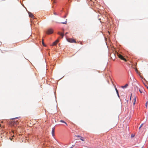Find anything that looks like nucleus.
Returning <instances> with one entry per match:
<instances>
[{
  "label": "nucleus",
  "mask_w": 148,
  "mask_h": 148,
  "mask_svg": "<svg viewBox=\"0 0 148 148\" xmlns=\"http://www.w3.org/2000/svg\"><path fill=\"white\" fill-rule=\"evenodd\" d=\"M98 12L99 13V14L98 15V18L100 21L101 23V14L102 13V11L101 9H99L97 10Z\"/></svg>",
  "instance_id": "f257e3e1"
},
{
  "label": "nucleus",
  "mask_w": 148,
  "mask_h": 148,
  "mask_svg": "<svg viewBox=\"0 0 148 148\" xmlns=\"http://www.w3.org/2000/svg\"><path fill=\"white\" fill-rule=\"evenodd\" d=\"M53 30L52 29H48L46 33L47 34H51L53 33Z\"/></svg>",
  "instance_id": "f03ea898"
},
{
  "label": "nucleus",
  "mask_w": 148,
  "mask_h": 148,
  "mask_svg": "<svg viewBox=\"0 0 148 148\" xmlns=\"http://www.w3.org/2000/svg\"><path fill=\"white\" fill-rule=\"evenodd\" d=\"M18 122L17 121H14L12 122V124L15 127V125L18 124Z\"/></svg>",
  "instance_id": "7ed1b4c3"
},
{
  "label": "nucleus",
  "mask_w": 148,
  "mask_h": 148,
  "mask_svg": "<svg viewBox=\"0 0 148 148\" xmlns=\"http://www.w3.org/2000/svg\"><path fill=\"white\" fill-rule=\"evenodd\" d=\"M67 41L71 43L75 42L76 43V42L75 40L73 39H71V38H69L67 39Z\"/></svg>",
  "instance_id": "20e7f679"
},
{
  "label": "nucleus",
  "mask_w": 148,
  "mask_h": 148,
  "mask_svg": "<svg viewBox=\"0 0 148 148\" xmlns=\"http://www.w3.org/2000/svg\"><path fill=\"white\" fill-rule=\"evenodd\" d=\"M118 57H119V58H120L121 59L123 60L125 62H126L127 61L126 60L125 58H123V56H122L121 55L119 54L118 55Z\"/></svg>",
  "instance_id": "39448f33"
},
{
  "label": "nucleus",
  "mask_w": 148,
  "mask_h": 148,
  "mask_svg": "<svg viewBox=\"0 0 148 148\" xmlns=\"http://www.w3.org/2000/svg\"><path fill=\"white\" fill-rule=\"evenodd\" d=\"M58 42H59V40H57L55 42H54L53 43V45H56L57 44V43Z\"/></svg>",
  "instance_id": "423d86ee"
},
{
  "label": "nucleus",
  "mask_w": 148,
  "mask_h": 148,
  "mask_svg": "<svg viewBox=\"0 0 148 148\" xmlns=\"http://www.w3.org/2000/svg\"><path fill=\"white\" fill-rule=\"evenodd\" d=\"M29 16L30 17H31V18H34V15H33V14H32L31 13H29Z\"/></svg>",
  "instance_id": "0eeeda50"
},
{
  "label": "nucleus",
  "mask_w": 148,
  "mask_h": 148,
  "mask_svg": "<svg viewBox=\"0 0 148 148\" xmlns=\"http://www.w3.org/2000/svg\"><path fill=\"white\" fill-rule=\"evenodd\" d=\"M54 130L55 128L54 127L53 128L52 131V134L53 136L54 135Z\"/></svg>",
  "instance_id": "6e6552de"
},
{
  "label": "nucleus",
  "mask_w": 148,
  "mask_h": 148,
  "mask_svg": "<svg viewBox=\"0 0 148 148\" xmlns=\"http://www.w3.org/2000/svg\"><path fill=\"white\" fill-rule=\"evenodd\" d=\"M58 34L60 35L61 36H62V38L63 37V36H64V34L63 33H61L60 32H58Z\"/></svg>",
  "instance_id": "1a4fd4ad"
},
{
  "label": "nucleus",
  "mask_w": 148,
  "mask_h": 148,
  "mask_svg": "<svg viewBox=\"0 0 148 148\" xmlns=\"http://www.w3.org/2000/svg\"><path fill=\"white\" fill-rule=\"evenodd\" d=\"M127 86H128V84H125L124 86H122V88H126L127 87Z\"/></svg>",
  "instance_id": "9d476101"
},
{
  "label": "nucleus",
  "mask_w": 148,
  "mask_h": 148,
  "mask_svg": "<svg viewBox=\"0 0 148 148\" xmlns=\"http://www.w3.org/2000/svg\"><path fill=\"white\" fill-rule=\"evenodd\" d=\"M60 122H61L64 123L65 124H66L67 125V123L65 122L64 121H63V120H60Z\"/></svg>",
  "instance_id": "9b49d317"
},
{
  "label": "nucleus",
  "mask_w": 148,
  "mask_h": 148,
  "mask_svg": "<svg viewBox=\"0 0 148 148\" xmlns=\"http://www.w3.org/2000/svg\"><path fill=\"white\" fill-rule=\"evenodd\" d=\"M115 90H116V93L117 94V95H118V93H119V92H118V90H117V89L116 88V87L115 86Z\"/></svg>",
  "instance_id": "f8f14e48"
},
{
  "label": "nucleus",
  "mask_w": 148,
  "mask_h": 148,
  "mask_svg": "<svg viewBox=\"0 0 148 148\" xmlns=\"http://www.w3.org/2000/svg\"><path fill=\"white\" fill-rule=\"evenodd\" d=\"M80 139L82 141H84V138L82 137H80Z\"/></svg>",
  "instance_id": "ddd939ff"
},
{
  "label": "nucleus",
  "mask_w": 148,
  "mask_h": 148,
  "mask_svg": "<svg viewBox=\"0 0 148 148\" xmlns=\"http://www.w3.org/2000/svg\"><path fill=\"white\" fill-rule=\"evenodd\" d=\"M136 101V98H135V97L134 101L133 102V105H134L135 104Z\"/></svg>",
  "instance_id": "4468645a"
},
{
  "label": "nucleus",
  "mask_w": 148,
  "mask_h": 148,
  "mask_svg": "<svg viewBox=\"0 0 148 148\" xmlns=\"http://www.w3.org/2000/svg\"><path fill=\"white\" fill-rule=\"evenodd\" d=\"M42 44L43 46H45V44L44 43L43 39H42Z\"/></svg>",
  "instance_id": "2eb2a0df"
},
{
  "label": "nucleus",
  "mask_w": 148,
  "mask_h": 148,
  "mask_svg": "<svg viewBox=\"0 0 148 148\" xmlns=\"http://www.w3.org/2000/svg\"><path fill=\"white\" fill-rule=\"evenodd\" d=\"M61 23L63 24H66L67 23V21H65V22H62Z\"/></svg>",
  "instance_id": "dca6fc26"
},
{
  "label": "nucleus",
  "mask_w": 148,
  "mask_h": 148,
  "mask_svg": "<svg viewBox=\"0 0 148 148\" xmlns=\"http://www.w3.org/2000/svg\"><path fill=\"white\" fill-rule=\"evenodd\" d=\"M148 103V102L147 101L145 104V106L147 108V104Z\"/></svg>",
  "instance_id": "f3484780"
},
{
  "label": "nucleus",
  "mask_w": 148,
  "mask_h": 148,
  "mask_svg": "<svg viewBox=\"0 0 148 148\" xmlns=\"http://www.w3.org/2000/svg\"><path fill=\"white\" fill-rule=\"evenodd\" d=\"M139 91L140 92V93H142V92L140 90H139Z\"/></svg>",
  "instance_id": "a211bd4d"
},
{
  "label": "nucleus",
  "mask_w": 148,
  "mask_h": 148,
  "mask_svg": "<svg viewBox=\"0 0 148 148\" xmlns=\"http://www.w3.org/2000/svg\"><path fill=\"white\" fill-rule=\"evenodd\" d=\"M143 124H142L140 126H141V127H142L143 126Z\"/></svg>",
  "instance_id": "6ab92c4d"
},
{
  "label": "nucleus",
  "mask_w": 148,
  "mask_h": 148,
  "mask_svg": "<svg viewBox=\"0 0 148 148\" xmlns=\"http://www.w3.org/2000/svg\"><path fill=\"white\" fill-rule=\"evenodd\" d=\"M56 3V2L55 1H53V3Z\"/></svg>",
  "instance_id": "aec40b11"
},
{
  "label": "nucleus",
  "mask_w": 148,
  "mask_h": 148,
  "mask_svg": "<svg viewBox=\"0 0 148 148\" xmlns=\"http://www.w3.org/2000/svg\"><path fill=\"white\" fill-rule=\"evenodd\" d=\"M146 87L148 89V86H146Z\"/></svg>",
  "instance_id": "412c9836"
},
{
  "label": "nucleus",
  "mask_w": 148,
  "mask_h": 148,
  "mask_svg": "<svg viewBox=\"0 0 148 148\" xmlns=\"http://www.w3.org/2000/svg\"><path fill=\"white\" fill-rule=\"evenodd\" d=\"M141 127V126H140V127H139V129L140 130Z\"/></svg>",
  "instance_id": "4be33fe9"
},
{
  "label": "nucleus",
  "mask_w": 148,
  "mask_h": 148,
  "mask_svg": "<svg viewBox=\"0 0 148 148\" xmlns=\"http://www.w3.org/2000/svg\"><path fill=\"white\" fill-rule=\"evenodd\" d=\"M131 97H132V94H131V96L130 98V100H131Z\"/></svg>",
  "instance_id": "5701e85b"
},
{
  "label": "nucleus",
  "mask_w": 148,
  "mask_h": 148,
  "mask_svg": "<svg viewBox=\"0 0 148 148\" xmlns=\"http://www.w3.org/2000/svg\"><path fill=\"white\" fill-rule=\"evenodd\" d=\"M17 118H13V119H16Z\"/></svg>",
  "instance_id": "b1692460"
},
{
  "label": "nucleus",
  "mask_w": 148,
  "mask_h": 148,
  "mask_svg": "<svg viewBox=\"0 0 148 148\" xmlns=\"http://www.w3.org/2000/svg\"><path fill=\"white\" fill-rule=\"evenodd\" d=\"M118 95V96L119 97V94H118V95Z\"/></svg>",
  "instance_id": "393cba45"
},
{
  "label": "nucleus",
  "mask_w": 148,
  "mask_h": 148,
  "mask_svg": "<svg viewBox=\"0 0 148 148\" xmlns=\"http://www.w3.org/2000/svg\"><path fill=\"white\" fill-rule=\"evenodd\" d=\"M67 33H67V32H66V33L65 34H66Z\"/></svg>",
  "instance_id": "a878e982"
},
{
  "label": "nucleus",
  "mask_w": 148,
  "mask_h": 148,
  "mask_svg": "<svg viewBox=\"0 0 148 148\" xmlns=\"http://www.w3.org/2000/svg\"><path fill=\"white\" fill-rule=\"evenodd\" d=\"M54 14H55V15H56V13H54Z\"/></svg>",
  "instance_id": "bb28decb"
},
{
  "label": "nucleus",
  "mask_w": 148,
  "mask_h": 148,
  "mask_svg": "<svg viewBox=\"0 0 148 148\" xmlns=\"http://www.w3.org/2000/svg\"><path fill=\"white\" fill-rule=\"evenodd\" d=\"M77 137H80V136H77Z\"/></svg>",
  "instance_id": "cd10ccee"
},
{
  "label": "nucleus",
  "mask_w": 148,
  "mask_h": 148,
  "mask_svg": "<svg viewBox=\"0 0 148 148\" xmlns=\"http://www.w3.org/2000/svg\"><path fill=\"white\" fill-rule=\"evenodd\" d=\"M66 17V16H65L64 17L65 18Z\"/></svg>",
  "instance_id": "c85d7f7f"
},
{
  "label": "nucleus",
  "mask_w": 148,
  "mask_h": 148,
  "mask_svg": "<svg viewBox=\"0 0 148 148\" xmlns=\"http://www.w3.org/2000/svg\"><path fill=\"white\" fill-rule=\"evenodd\" d=\"M12 136H13V137H14V135H13Z\"/></svg>",
  "instance_id": "c756f323"
},
{
  "label": "nucleus",
  "mask_w": 148,
  "mask_h": 148,
  "mask_svg": "<svg viewBox=\"0 0 148 148\" xmlns=\"http://www.w3.org/2000/svg\"><path fill=\"white\" fill-rule=\"evenodd\" d=\"M127 102H128V101H127Z\"/></svg>",
  "instance_id": "7c9ffc66"
}]
</instances>
